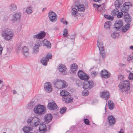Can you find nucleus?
Returning <instances> with one entry per match:
<instances>
[{
  "label": "nucleus",
  "instance_id": "5fc2aeb1",
  "mask_svg": "<svg viewBox=\"0 0 133 133\" xmlns=\"http://www.w3.org/2000/svg\"><path fill=\"white\" fill-rule=\"evenodd\" d=\"M39 35H38V34H37L34 35L33 36V37L35 39H40Z\"/></svg>",
  "mask_w": 133,
  "mask_h": 133
},
{
  "label": "nucleus",
  "instance_id": "69168bd1",
  "mask_svg": "<svg viewBox=\"0 0 133 133\" xmlns=\"http://www.w3.org/2000/svg\"><path fill=\"white\" fill-rule=\"evenodd\" d=\"M115 32L116 33L115 35H116V37L118 36H119V34L116 31H115Z\"/></svg>",
  "mask_w": 133,
  "mask_h": 133
},
{
  "label": "nucleus",
  "instance_id": "a878e982",
  "mask_svg": "<svg viewBox=\"0 0 133 133\" xmlns=\"http://www.w3.org/2000/svg\"><path fill=\"white\" fill-rule=\"evenodd\" d=\"M33 128L30 127H28L27 126L24 127L22 129V131L25 133H29L30 131H32Z\"/></svg>",
  "mask_w": 133,
  "mask_h": 133
},
{
  "label": "nucleus",
  "instance_id": "f257e3e1",
  "mask_svg": "<svg viewBox=\"0 0 133 133\" xmlns=\"http://www.w3.org/2000/svg\"><path fill=\"white\" fill-rule=\"evenodd\" d=\"M118 87L119 90L121 92H124L127 91V94L130 93V92H128L130 88V82L128 80H125L123 82H120Z\"/></svg>",
  "mask_w": 133,
  "mask_h": 133
},
{
  "label": "nucleus",
  "instance_id": "f03ea898",
  "mask_svg": "<svg viewBox=\"0 0 133 133\" xmlns=\"http://www.w3.org/2000/svg\"><path fill=\"white\" fill-rule=\"evenodd\" d=\"M60 95L63 97V100L65 103H69L72 102L73 98H71V94L66 90H62L60 92Z\"/></svg>",
  "mask_w": 133,
  "mask_h": 133
},
{
  "label": "nucleus",
  "instance_id": "a211bd4d",
  "mask_svg": "<svg viewBox=\"0 0 133 133\" xmlns=\"http://www.w3.org/2000/svg\"><path fill=\"white\" fill-rule=\"evenodd\" d=\"M58 70L63 75H65L67 71L66 66L64 64H61L59 65Z\"/></svg>",
  "mask_w": 133,
  "mask_h": 133
},
{
  "label": "nucleus",
  "instance_id": "b1692460",
  "mask_svg": "<svg viewBox=\"0 0 133 133\" xmlns=\"http://www.w3.org/2000/svg\"><path fill=\"white\" fill-rule=\"evenodd\" d=\"M99 50L101 55L102 56L103 59H104L106 56V54L104 50V47L103 46L101 48H99Z\"/></svg>",
  "mask_w": 133,
  "mask_h": 133
},
{
  "label": "nucleus",
  "instance_id": "13d9d810",
  "mask_svg": "<svg viewBox=\"0 0 133 133\" xmlns=\"http://www.w3.org/2000/svg\"><path fill=\"white\" fill-rule=\"evenodd\" d=\"M116 33L114 32L113 33H112L111 34V37L113 38H114L116 37V35H115V34Z\"/></svg>",
  "mask_w": 133,
  "mask_h": 133
},
{
  "label": "nucleus",
  "instance_id": "1a4fd4ad",
  "mask_svg": "<svg viewBox=\"0 0 133 133\" xmlns=\"http://www.w3.org/2000/svg\"><path fill=\"white\" fill-rule=\"evenodd\" d=\"M43 40L38 39L36 41L34 46H33L34 52L35 54L38 52L39 48L42 46L43 44Z\"/></svg>",
  "mask_w": 133,
  "mask_h": 133
},
{
  "label": "nucleus",
  "instance_id": "f3484780",
  "mask_svg": "<svg viewBox=\"0 0 133 133\" xmlns=\"http://www.w3.org/2000/svg\"><path fill=\"white\" fill-rule=\"evenodd\" d=\"M108 122L109 127L111 125H114L116 122V119L115 117L112 115H109L108 117Z\"/></svg>",
  "mask_w": 133,
  "mask_h": 133
},
{
  "label": "nucleus",
  "instance_id": "a18cd8bd",
  "mask_svg": "<svg viewBox=\"0 0 133 133\" xmlns=\"http://www.w3.org/2000/svg\"><path fill=\"white\" fill-rule=\"evenodd\" d=\"M67 86V85L66 82L64 80H63L61 88H65Z\"/></svg>",
  "mask_w": 133,
  "mask_h": 133
},
{
  "label": "nucleus",
  "instance_id": "cd10ccee",
  "mask_svg": "<svg viewBox=\"0 0 133 133\" xmlns=\"http://www.w3.org/2000/svg\"><path fill=\"white\" fill-rule=\"evenodd\" d=\"M22 50L24 55L26 57L29 54L28 49L26 46H24L23 47Z\"/></svg>",
  "mask_w": 133,
  "mask_h": 133
},
{
  "label": "nucleus",
  "instance_id": "09e8293b",
  "mask_svg": "<svg viewBox=\"0 0 133 133\" xmlns=\"http://www.w3.org/2000/svg\"><path fill=\"white\" fill-rule=\"evenodd\" d=\"M97 75V74L95 71H93L91 73V76L93 77H95Z\"/></svg>",
  "mask_w": 133,
  "mask_h": 133
},
{
  "label": "nucleus",
  "instance_id": "9d476101",
  "mask_svg": "<svg viewBox=\"0 0 133 133\" xmlns=\"http://www.w3.org/2000/svg\"><path fill=\"white\" fill-rule=\"evenodd\" d=\"M123 24V22L121 19L117 20L114 25V28L115 30H118L122 27Z\"/></svg>",
  "mask_w": 133,
  "mask_h": 133
},
{
  "label": "nucleus",
  "instance_id": "2f4dec72",
  "mask_svg": "<svg viewBox=\"0 0 133 133\" xmlns=\"http://www.w3.org/2000/svg\"><path fill=\"white\" fill-rule=\"evenodd\" d=\"M130 25L129 26L127 24H126V25L123 26L122 30V32H124V33L126 32L130 28Z\"/></svg>",
  "mask_w": 133,
  "mask_h": 133
},
{
  "label": "nucleus",
  "instance_id": "bb28decb",
  "mask_svg": "<svg viewBox=\"0 0 133 133\" xmlns=\"http://www.w3.org/2000/svg\"><path fill=\"white\" fill-rule=\"evenodd\" d=\"M78 65L76 63H74L72 64L70 66V69L72 71L75 73V71L78 69Z\"/></svg>",
  "mask_w": 133,
  "mask_h": 133
},
{
  "label": "nucleus",
  "instance_id": "c03bdc74",
  "mask_svg": "<svg viewBox=\"0 0 133 133\" xmlns=\"http://www.w3.org/2000/svg\"><path fill=\"white\" fill-rule=\"evenodd\" d=\"M34 105V101H33L32 102H30V103L28 105V107L29 108L31 109L33 107Z\"/></svg>",
  "mask_w": 133,
  "mask_h": 133
},
{
  "label": "nucleus",
  "instance_id": "774afa93",
  "mask_svg": "<svg viewBox=\"0 0 133 133\" xmlns=\"http://www.w3.org/2000/svg\"><path fill=\"white\" fill-rule=\"evenodd\" d=\"M68 33V30L67 29L65 28L63 32Z\"/></svg>",
  "mask_w": 133,
  "mask_h": 133
},
{
  "label": "nucleus",
  "instance_id": "3c124183",
  "mask_svg": "<svg viewBox=\"0 0 133 133\" xmlns=\"http://www.w3.org/2000/svg\"><path fill=\"white\" fill-rule=\"evenodd\" d=\"M118 77L119 80H122L123 78L124 77V76L123 75L120 74L118 76Z\"/></svg>",
  "mask_w": 133,
  "mask_h": 133
},
{
  "label": "nucleus",
  "instance_id": "a19ab883",
  "mask_svg": "<svg viewBox=\"0 0 133 133\" xmlns=\"http://www.w3.org/2000/svg\"><path fill=\"white\" fill-rule=\"evenodd\" d=\"M47 59V61H49V59H51L52 58V55L51 53H48L46 55V57H44Z\"/></svg>",
  "mask_w": 133,
  "mask_h": 133
},
{
  "label": "nucleus",
  "instance_id": "2eb2a0df",
  "mask_svg": "<svg viewBox=\"0 0 133 133\" xmlns=\"http://www.w3.org/2000/svg\"><path fill=\"white\" fill-rule=\"evenodd\" d=\"M124 18L125 21L128 25H130V23L132 21V17L129 13L124 14Z\"/></svg>",
  "mask_w": 133,
  "mask_h": 133
},
{
  "label": "nucleus",
  "instance_id": "49530a36",
  "mask_svg": "<svg viewBox=\"0 0 133 133\" xmlns=\"http://www.w3.org/2000/svg\"><path fill=\"white\" fill-rule=\"evenodd\" d=\"M75 35H69V37H68V39L73 40L72 42L74 43L75 42Z\"/></svg>",
  "mask_w": 133,
  "mask_h": 133
},
{
  "label": "nucleus",
  "instance_id": "bf43d9fd",
  "mask_svg": "<svg viewBox=\"0 0 133 133\" xmlns=\"http://www.w3.org/2000/svg\"><path fill=\"white\" fill-rule=\"evenodd\" d=\"M76 127V125H73L70 128V130H73V129L75 128Z\"/></svg>",
  "mask_w": 133,
  "mask_h": 133
},
{
  "label": "nucleus",
  "instance_id": "6e6d98bb",
  "mask_svg": "<svg viewBox=\"0 0 133 133\" xmlns=\"http://www.w3.org/2000/svg\"><path fill=\"white\" fill-rule=\"evenodd\" d=\"M64 18H63L62 19L61 21V22L63 24H65V25H67L68 24V22L66 21H64L63 20Z\"/></svg>",
  "mask_w": 133,
  "mask_h": 133
},
{
  "label": "nucleus",
  "instance_id": "aec40b11",
  "mask_svg": "<svg viewBox=\"0 0 133 133\" xmlns=\"http://www.w3.org/2000/svg\"><path fill=\"white\" fill-rule=\"evenodd\" d=\"M62 81L59 79L56 80L53 83L54 87L57 89L61 88Z\"/></svg>",
  "mask_w": 133,
  "mask_h": 133
},
{
  "label": "nucleus",
  "instance_id": "4c0bfd02",
  "mask_svg": "<svg viewBox=\"0 0 133 133\" xmlns=\"http://www.w3.org/2000/svg\"><path fill=\"white\" fill-rule=\"evenodd\" d=\"M87 89H84L82 92V94L83 96H87L89 94V92Z\"/></svg>",
  "mask_w": 133,
  "mask_h": 133
},
{
  "label": "nucleus",
  "instance_id": "680f3d73",
  "mask_svg": "<svg viewBox=\"0 0 133 133\" xmlns=\"http://www.w3.org/2000/svg\"><path fill=\"white\" fill-rule=\"evenodd\" d=\"M119 65L120 66L123 67L124 66H125L126 64H124L120 63L119 64Z\"/></svg>",
  "mask_w": 133,
  "mask_h": 133
},
{
  "label": "nucleus",
  "instance_id": "603ef678",
  "mask_svg": "<svg viewBox=\"0 0 133 133\" xmlns=\"http://www.w3.org/2000/svg\"><path fill=\"white\" fill-rule=\"evenodd\" d=\"M75 6L76 7H77V8L78 7V6H79V5H81L82 4H81L79 2H75Z\"/></svg>",
  "mask_w": 133,
  "mask_h": 133
},
{
  "label": "nucleus",
  "instance_id": "5701e85b",
  "mask_svg": "<svg viewBox=\"0 0 133 133\" xmlns=\"http://www.w3.org/2000/svg\"><path fill=\"white\" fill-rule=\"evenodd\" d=\"M100 96L103 98H104L105 99L107 100L109 98V93L108 92L103 91L101 94Z\"/></svg>",
  "mask_w": 133,
  "mask_h": 133
},
{
  "label": "nucleus",
  "instance_id": "37998d69",
  "mask_svg": "<svg viewBox=\"0 0 133 133\" xmlns=\"http://www.w3.org/2000/svg\"><path fill=\"white\" fill-rule=\"evenodd\" d=\"M123 12L121 11V12H117L118 14H117V17L118 18H121L123 15L124 16V14L122 12Z\"/></svg>",
  "mask_w": 133,
  "mask_h": 133
},
{
  "label": "nucleus",
  "instance_id": "ea45409f",
  "mask_svg": "<svg viewBox=\"0 0 133 133\" xmlns=\"http://www.w3.org/2000/svg\"><path fill=\"white\" fill-rule=\"evenodd\" d=\"M25 11L28 14H30L32 12L31 7H29L27 8L26 9Z\"/></svg>",
  "mask_w": 133,
  "mask_h": 133
},
{
  "label": "nucleus",
  "instance_id": "473e14b6",
  "mask_svg": "<svg viewBox=\"0 0 133 133\" xmlns=\"http://www.w3.org/2000/svg\"><path fill=\"white\" fill-rule=\"evenodd\" d=\"M83 71L81 70H79L77 72V74L79 78L80 79H83L84 78L82 77L83 75L85 74Z\"/></svg>",
  "mask_w": 133,
  "mask_h": 133
},
{
  "label": "nucleus",
  "instance_id": "393cba45",
  "mask_svg": "<svg viewBox=\"0 0 133 133\" xmlns=\"http://www.w3.org/2000/svg\"><path fill=\"white\" fill-rule=\"evenodd\" d=\"M43 45L45 46L48 48H50L51 47V44L50 42L47 40L45 39L43 40Z\"/></svg>",
  "mask_w": 133,
  "mask_h": 133
},
{
  "label": "nucleus",
  "instance_id": "20e7f679",
  "mask_svg": "<svg viewBox=\"0 0 133 133\" xmlns=\"http://www.w3.org/2000/svg\"><path fill=\"white\" fill-rule=\"evenodd\" d=\"M40 120V119L37 117H31L28 119L27 122L29 125V126L35 127L39 124Z\"/></svg>",
  "mask_w": 133,
  "mask_h": 133
},
{
  "label": "nucleus",
  "instance_id": "412c9836",
  "mask_svg": "<svg viewBox=\"0 0 133 133\" xmlns=\"http://www.w3.org/2000/svg\"><path fill=\"white\" fill-rule=\"evenodd\" d=\"M101 75L102 78H107L109 77L110 74L107 70H103L101 71Z\"/></svg>",
  "mask_w": 133,
  "mask_h": 133
},
{
  "label": "nucleus",
  "instance_id": "de8ad7c7",
  "mask_svg": "<svg viewBox=\"0 0 133 133\" xmlns=\"http://www.w3.org/2000/svg\"><path fill=\"white\" fill-rule=\"evenodd\" d=\"M83 121L85 124L86 125H90V121L87 118H84L83 120Z\"/></svg>",
  "mask_w": 133,
  "mask_h": 133
},
{
  "label": "nucleus",
  "instance_id": "0eeeda50",
  "mask_svg": "<svg viewBox=\"0 0 133 133\" xmlns=\"http://www.w3.org/2000/svg\"><path fill=\"white\" fill-rule=\"evenodd\" d=\"M133 5L131 3L129 2H126L121 8V11L123 12L124 14L128 13V12L129 10V8L132 7Z\"/></svg>",
  "mask_w": 133,
  "mask_h": 133
},
{
  "label": "nucleus",
  "instance_id": "4be33fe9",
  "mask_svg": "<svg viewBox=\"0 0 133 133\" xmlns=\"http://www.w3.org/2000/svg\"><path fill=\"white\" fill-rule=\"evenodd\" d=\"M52 119V116L50 114H47L44 116V121L47 124L51 122Z\"/></svg>",
  "mask_w": 133,
  "mask_h": 133
},
{
  "label": "nucleus",
  "instance_id": "39448f33",
  "mask_svg": "<svg viewBox=\"0 0 133 133\" xmlns=\"http://www.w3.org/2000/svg\"><path fill=\"white\" fill-rule=\"evenodd\" d=\"M79 5V6H78L77 8V10L75 7H73V6H72L71 13L72 15L74 17H75L78 16V13L77 10L80 11H83L85 10V8L83 4H82Z\"/></svg>",
  "mask_w": 133,
  "mask_h": 133
},
{
  "label": "nucleus",
  "instance_id": "9b49d317",
  "mask_svg": "<svg viewBox=\"0 0 133 133\" xmlns=\"http://www.w3.org/2000/svg\"><path fill=\"white\" fill-rule=\"evenodd\" d=\"M3 35L4 37V39L6 40H9L11 39L13 36V34L10 31L6 32L4 31L3 32Z\"/></svg>",
  "mask_w": 133,
  "mask_h": 133
},
{
  "label": "nucleus",
  "instance_id": "0e129e2a",
  "mask_svg": "<svg viewBox=\"0 0 133 133\" xmlns=\"http://www.w3.org/2000/svg\"><path fill=\"white\" fill-rule=\"evenodd\" d=\"M98 5H97L96 4L94 3L93 4V6L94 8H97V7L98 6Z\"/></svg>",
  "mask_w": 133,
  "mask_h": 133
},
{
  "label": "nucleus",
  "instance_id": "e2e57ef3",
  "mask_svg": "<svg viewBox=\"0 0 133 133\" xmlns=\"http://www.w3.org/2000/svg\"><path fill=\"white\" fill-rule=\"evenodd\" d=\"M129 57L130 58V60H131L133 59V54H130L129 56Z\"/></svg>",
  "mask_w": 133,
  "mask_h": 133
},
{
  "label": "nucleus",
  "instance_id": "dca6fc26",
  "mask_svg": "<svg viewBox=\"0 0 133 133\" xmlns=\"http://www.w3.org/2000/svg\"><path fill=\"white\" fill-rule=\"evenodd\" d=\"M44 87L46 91L48 92H51L52 90V87L50 82L45 83L44 84Z\"/></svg>",
  "mask_w": 133,
  "mask_h": 133
},
{
  "label": "nucleus",
  "instance_id": "8fccbe9b",
  "mask_svg": "<svg viewBox=\"0 0 133 133\" xmlns=\"http://www.w3.org/2000/svg\"><path fill=\"white\" fill-rule=\"evenodd\" d=\"M129 79L130 80H133V73L130 72L129 76Z\"/></svg>",
  "mask_w": 133,
  "mask_h": 133
},
{
  "label": "nucleus",
  "instance_id": "c85d7f7f",
  "mask_svg": "<svg viewBox=\"0 0 133 133\" xmlns=\"http://www.w3.org/2000/svg\"><path fill=\"white\" fill-rule=\"evenodd\" d=\"M112 24V22L110 21H107L106 22L104 25V27L105 29H110V26Z\"/></svg>",
  "mask_w": 133,
  "mask_h": 133
},
{
  "label": "nucleus",
  "instance_id": "4d7b16f0",
  "mask_svg": "<svg viewBox=\"0 0 133 133\" xmlns=\"http://www.w3.org/2000/svg\"><path fill=\"white\" fill-rule=\"evenodd\" d=\"M69 35L68 33L67 32H63V37H67Z\"/></svg>",
  "mask_w": 133,
  "mask_h": 133
},
{
  "label": "nucleus",
  "instance_id": "e433bc0d",
  "mask_svg": "<svg viewBox=\"0 0 133 133\" xmlns=\"http://www.w3.org/2000/svg\"><path fill=\"white\" fill-rule=\"evenodd\" d=\"M104 17L105 18L111 21H112L114 19V18L113 16L107 14H104Z\"/></svg>",
  "mask_w": 133,
  "mask_h": 133
},
{
  "label": "nucleus",
  "instance_id": "f704fd0d",
  "mask_svg": "<svg viewBox=\"0 0 133 133\" xmlns=\"http://www.w3.org/2000/svg\"><path fill=\"white\" fill-rule=\"evenodd\" d=\"M38 34L40 39H42L46 35V33L44 31H41Z\"/></svg>",
  "mask_w": 133,
  "mask_h": 133
},
{
  "label": "nucleus",
  "instance_id": "c756f323",
  "mask_svg": "<svg viewBox=\"0 0 133 133\" xmlns=\"http://www.w3.org/2000/svg\"><path fill=\"white\" fill-rule=\"evenodd\" d=\"M108 105L109 108L110 110H112L114 108V104L111 100H109Z\"/></svg>",
  "mask_w": 133,
  "mask_h": 133
},
{
  "label": "nucleus",
  "instance_id": "423d86ee",
  "mask_svg": "<svg viewBox=\"0 0 133 133\" xmlns=\"http://www.w3.org/2000/svg\"><path fill=\"white\" fill-rule=\"evenodd\" d=\"M123 0H117L115 2L114 5L115 7L116 10L114 9L113 10L111 13V14L112 16L116 15L117 13L119 12V10L118 9H119L120 6H121L123 4Z\"/></svg>",
  "mask_w": 133,
  "mask_h": 133
},
{
  "label": "nucleus",
  "instance_id": "338daca9",
  "mask_svg": "<svg viewBox=\"0 0 133 133\" xmlns=\"http://www.w3.org/2000/svg\"><path fill=\"white\" fill-rule=\"evenodd\" d=\"M119 133H124L123 129H121L119 131Z\"/></svg>",
  "mask_w": 133,
  "mask_h": 133
},
{
  "label": "nucleus",
  "instance_id": "7ed1b4c3",
  "mask_svg": "<svg viewBox=\"0 0 133 133\" xmlns=\"http://www.w3.org/2000/svg\"><path fill=\"white\" fill-rule=\"evenodd\" d=\"M46 108L43 105L39 104L36 105L34 109V112L39 115H43L45 112Z\"/></svg>",
  "mask_w": 133,
  "mask_h": 133
},
{
  "label": "nucleus",
  "instance_id": "7c9ffc66",
  "mask_svg": "<svg viewBox=\"0 0 133 133\" xmlns=\"http://www.w3.org/2000/svg\"><path fill=\"white\" fill-rule=\"evenodd\" d=\"M105 4H103L102 5H98V7H97V10L100 12L102 11L103 9H105Z\"/></svg>",
  "mask_w": 133,
  "mask_h": 133
},
{
  "label": "nucleus",
  "instance_id": "f8f14e48",
  "mask_svg": "<svg viewBox=\"0 0 133 133\" xmlns=\"http://www.w3.org/2000/svg\"><path fill=\"white\" fill-rule=\"evenodd\" d=\"M57 15L53 11L49 12L48 13V17L49 20L52 22H55L57 20Z\"/></svg>",
  "mask_w": 133,
  "mask_h": 133
},
{
  "label": "nucleus",
  "instance_id": "4468645a",
  "mask_svg": "<svg viewBox=\"0 0 133 133\" xmlns=\"http://www.w3.org/2000/svg\"><path fill=\"white\" fill-rule=\"evenodd\" d=\"M21 14V13L16 12L12 15L11 21L12 22L15 23L16 21H20Z\"/></svg>",
  "mask_w": 133,
  "mask_h": 133
},
{
  "label": "nucleus",
  "instance_id": "6ab92c4d",
  "mask_svg": "<svg viewBox=\"0 0 133 133\" xmlns=\"http://www.w3.org/2000/svg\"><path fill=\"white\" fill-rule=\"evenodd\" d=\"M39 130L40 133H44L47 131L46 125L43 122L39 124Z\"/></svg>",
  "mask_w": 133,
  "mask_h": 133
},
{
  "label": "nucleus",
  "instance_id": "58836bf2",
  "mask_svg": "<svg viewBox=\"0 0 133 133\" xmlns=\"http://www.w3.org/2000/svg\"><path fill=\"white\" fill-rule=\"evenodd\" d=\"M84 77V78L83 79H81V80H84L85 81L86 80H88L89 78V76L88 75L86 74L85 73L82 76Z\"/></svg>",
  "mask_w": 133,
  "mask_h": 133
},
{
  "label": "nucleus",
  "instance_id": "6e6552de",
  "mask_svg": "<svg viewBox=\"0 0 133 133\" xmlns=\"http://www.w3.org/2000/svg\"><path fill=\"white\" fill-rule=\"evenodd\" d=\"M94 86V83L92 81L86 80L84 82L82 88L83 89L90 90Z\"/></svg>",
  "mask_w": 133,
  "mask_h": 133
},
{
  "label": "nucleus",
  "instance_id": "c9c22d12",
  "mask_svg": "<svg viewBox=\"0 0 133 133\" xmlns=\"http://www.w3.org/2000/svg\"><path fill=\"white\" fill-rule=\"evenodd\" d=\"M17 9V6L14 3L11 4L10 7V9L11 11H13Z\"/></svg>",
  "mask_w": 133,
  "mask_h": 133
},
{
  "label": "nucleus",
  "instance_id": "052dcab7",
  "mask_svg": "<svg viewBox=\"0 0 133 133\" xmlns=\"http://www.w3.org/2000/svg\"><path fill=\"white\" fill-rule=\"evenodd\" d=\"M8 18V16H5L3 19V21H7Z\"/></svg>",
  "mask_w": 133,
  "mask_h": 133
},
{
  "label": "nucleus",
  "instance_id": "ddd939ff",
  "mask_svg": "<svg viewBox=\"0 0 133 133\" xmlns=\"http://www.w3.org/2000/svg\"><path fill=\"white\" fill-rule=\"evenodd\" d=\"M47 108L50 110H53L56 109L57 106L55 102L53 101L52 102H49L47 106Z\"/></svg>",
  "mask_w": 133,
  "mask_h": 133
},
{
  "label": "nucleus",
  "instance_id": "79ce46f5",
  "mask_svg": "<svg viewBox=\"0 0 133 133\" xmlns=\"http://www.w3.org/2000/svg\"><path fill=\"white\" fill-rule=\"evenodd\" d=\"M66 107H63L60 109V112L61 114H62L65 112L66 111Z\"/></svg>",
  "mask_w": 133,
  "mask_h": 133
},
{
  "label": "nucleus",
  "instance_id": "864d4df0",
  "mask_svg": "<svg viewBox=\"0 0 133 133\" xmlns=\"http://www.w3.org/2000/svg\"><path fill=\"white\" fill-rule=\"evenodd\" d=\"M97 46L99 48H101V47L103 46V44L102 43L101 44L100 43L98 42V41L97 42Z\"/></svg>",
  "mask_w": 133,
  "mask_h": 133
},
{
  "label": "nucleus",
  "instance_id": "72a5a7b5",
  "mask_svg": "<svg viewBox=\"0 0 133 133\" xmlns=\"http://www.w3.org/2000/svg\"><path fill=\"white\" fill-rule=\"evenodd\" d=\"M48 61H47L45 58L43 57L42 58L41 60L40 61L41 63L44 65H46L47 64V62Z\"/></svg>",
  "mask_w": 133,
  "mask_h": 133
}]
</instances>
